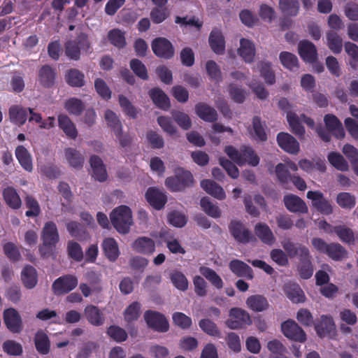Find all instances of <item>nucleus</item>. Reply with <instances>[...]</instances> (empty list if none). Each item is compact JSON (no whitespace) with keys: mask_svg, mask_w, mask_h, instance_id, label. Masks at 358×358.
I'll use <instances>...</instances> for the list:
<instances>
[{"mask_svg":"<svg viewBox=\"0 0 358 358\" xmlns=\"http://www.w3.org/2000/svg\"><path fill=\"white\" fill-rule=\"evenodd\" d=\"M58 124L68 138L71 139L77 138L78 131L76 125L66 115L62 114L58 116Z\"/></svg>","mask_w":358,"mask_h":358,"instance_id":"36","label":"nucleus"},{"mask_svg":"<svg viewBox=\"0 0 358 358\" xmlns=\"http://www.w3.org/2000/svg\"><path fill=\"white\" fill-rule=\"evenodd\" d=\"M90 48V43L86 34L80 32L73 40H69L65 43V53L68 57L78 60L80 51H87Z\"/></svg>","mask_w":358,"mask_h":358,"instance_id":"6","label":"nucleus"},{"mask_svg":"<svg viewBox=\"0 0 358 358\" xmlns=\"http://www.w3.org/2000/svg\"><path fill=\"white\" fill-rule=\"evenodd\" d=\"M56 73L54 69L49 65L43 66L38 72L40 84L45 87H50L55 84Z\"/></svg>","mask_w":358,"mask_h":358,"instance_id":"38","label":"nucleus"},{"mask_svg":"<svg viewBox=\"0 0 358 358\" xmlns=\"http://www.w3.org/2000/svg\"><path fill=\"white\" fill-rule=\"evenodd\" d=\"M41 238L45 244L56 245L59 240L57 225L52 221L47 222L43 229Z\"/></svg>","mask_w":358,"mask_h":358,"instance_id":"26","label":"nucleus"},{"mask_svg":"<svg viewBox=\"0 0 358 358\" xmlns=\"http://www.w3.org/2000/svg\"><path fill=\"white\" fill-rule=\"evenodd\" d=\"M83 314L88 323L94 327H100L105 323L104 313L96 306L92 304L86 306Z\"/></svg>","mask_w":358,"mask_h":358,"instance_id":"19","label":"nucleus"},{"mask_svg":"<svg viewBox=\"0 0 358 358\" xmlns=\"http://www.w3.org/2000/svg\"><path fill=\"white\" fill-rule=\"evenodd\" d=\"M307 198L312 201L313 206L320 213L329 215L333 213L332 206L322 192L320 191H308Z\"/></svg>","mask_w":358,"mask_h":358,"instance_id":"13","label":"nucleus"},{"mask_svg":"<svg viewBox=\"0 0 358 358\" xmlns=\"http://www.w3.org/2000/svg\"><path fill=\"white\" fill-rule=\"evenodd\" d=\"M110 219L113 227L122 234L129 233L133 223L132 213L129 207L120 206L112 210Z\"/></svg>","mask_w":358,"mask_h":358,"instance_id":"4","label":"nucleus"},{"mask_svg":"<svg viewBox=\"0 0 358 358\" xmlns=\"http://www.w3.org/2000/svg\"><path fill=\"white\" fill-rule=\"evenodd\" d=\"M144 319L148 326L158 332H166L169 329V324L165 316L154 310H148L144 313Z\"/></svg>","mask_w":358,"mask_h":358,"instance_id":"8","label":"nucleus"},{"mask_svg":"<svg viewBox=\"0 0 358 358\" xmlns=\"http://www.w3.org/2000/svg\"><path fill=\"white\" fill-rule=\"evenodd\" d=\"M67 253L70 258L76 262H80L83 259V252L82 248L77 242L73 241L68 242Z\"/></svg>","mask_w":358,"mask_h":358,"instance_id":"63","label":"nucleus"},{"mask_svg":"<svg viewBox=\"0 0 358 358\" xmlns=\"http://www.w3.org/2000/svg\"><path fill=\"white\" fill-rule=\"evenodd\" d=\"M200 205L203 210L210 217L213 218L220 217L221 210L220 208L213 204L208 197H203L200 201Z\"/></svg>","mask_w":358,"mask_h":358,"instance_id":"57","label":"nucleus"},{"mask_svg":"<svg viewBox=\"0 0 358 358\" xmlns=\"http://www.w3.org/2000/svg\"><path fill=\"white\" fill-rule=\"evenodd\" d=\"M199 326L206 334L209 336L221 337V331L217 324L209 319H202L199 322Z\"/></svg>","mask_w":358,"mask_h":358,"instance_id":"58","label":"nucleus"},{"mask_svg":"<svg viewBox=\"0 0 358 358\" xmlns=\"http://www.w3.org/2000/svg\"><path fill=\"white\" fill-rule=\"evenodd\" d=\"M283 202L285 208L291 213L304 214L308 211L306 202L297 195L286 194L283 197Z\"/></svg>","mask_w":358,"mask_h":358,"instance_id":"16","label":"nucleus"},{"mask_svg":"<svg viewBox=\"0 0 358 358\" xmlns=\"http://www.w3.org/2000/svg\"><path fill=\"white\" fill-rule=\"evenodd\" d=\"M315 329L320 337H325L334 332L336 326L331 316L322 315L320 320L315 324Z\"/></svg>","mask_w":358,"mask_h":358,"instance_id":"25","label":"nucleus"},{"mask_svg":"<svg viewBox=\"0 0 358 358\" xmlns=\"http://www.w3.org/2000/svg\"><path fill=\"white\" fill-rule=\"evenodd\" d=\"M284 292L287 297L293 303H303L306 300V296L303 291L296 283H286L284 286Z\"/></svg>","mask_w":358,"mask_h":358,"instance_id":"27","label":"nucleus"},{"mask_svg":"<svg viewBox=\"0 0 358 358\" xmlns=\"http://www.w3.org/2000/svg\"><path fill=\"white\" fill-rule=\"evenodd\" d=\"M336 202L343 208L352 209L355 206V197L348 192H341L336 196Z\"/></svg>","mask_w":358,"mask_h":358,"instance_id":"62","label":"nucleus"},{"mask_svg":"<svg viewBox=\"0 0 358 358\" xmlns=\"http://www.w3.org/2000/svg\"><path fill=\"white\" fill-rule=\"evenodd\" d=\"M230 271L237 277L245 278L247 280H252L254 278L253 271L250 266L244 262L234 259L229 263Z\"/></svg>","mask_w":358,"mask_h":358,"instance_id":"20","label":"nucleus"},{"mask_svg":"<svg viewBox=\"0 0 358 358\" xmlns=\"http://www.w3.org/2000/svg\"><path fill=\"white\" fill-rule=\"evenodd\" d=\"M78 278L73 275H64L57 278L52 283V289L55 294H67L78 285Z\"/></svg>","mask_w":358,"mask_h":358,"instance_id":"9","label":"nucleus"},{"mask_svg":"<svg viewBox=\"0 0 358 358\" xmlns=\"http://www.w3.org/2000/svg\"><path fill=\"white\" fill-rule=\"evenodd\" d=\"M255 233L259 240L266 245H271L275 241L271 229L266 223H257L255 226Z\"/></svg>","mask_w":358,"mask_h":358,"instance_id":"32","label":"nucleus"},{"mask_svg":"<svg viewBox=\"0 0 358 358\" xmlns=\"http://www.w3.org/2000/svg\"><path fill=\"white\" fill-rule=\"evenodd\" d=\"M311 243L318 252L335 262H341L348 257L347 250L338 243H328L321 238H313Z\"/></svg>","mask_w":358,"mask_h":358,"instance_id":"3","label":"nucleus"},{"mask_svg":"<svg viewBox=\"0 0 358 358\" xmlns=\"http://www.w3.org/2000/svg\"><path fill=\"white\" fill-rule=\"evenodd\" d=\"M108 39L112 45L119 49L123 48L127 44L124 32L119 29H113L109 31Z\"/></svg>","mask_w":358,"mask_h":358,"instance_id":"51","label":"nucleus"},{"mask_svg":"<svg viewBox=\"0 0 358 358\" xmlns=\"http://www.w3.org/2000/svg\"><path fill=\"white\" fill-rule=\"evenodd\" d=\"M329 162L336 169L345 171L348 170L349 166L343 155L337 152H331L327 156Z\"/></svg>","mask_w":358,"mask_h":358,"instance_id":"53","label":"nucleus"},{"mask_svg":"<svg viewBox=\"0 0 358 358\" xmlns=\"http://www.w3.org/2000/svg\"><path fill=\"white\" fill-rule=\"evenodd\" d=\"M90 164L92 169V177L99 182L106 181L108 173L102 159L97 155H92L90 159Z\"/></svg>","mask_w":358,"mask_h":358,"instance_id":"22","label":"nucleus"},{"mask_svg":"<svg viewBox=\"0 0 358 358\" xmlns=\"http://www.w3.org/2000/svg\"><path fill=\"white\" fill-rule=\"evenodd\" d=\"M248 307L255 312H262L268 307V302L262 295L255 294L250 296L246 300Z\"/></svg>","mask_w":358,"mask_h":358,"instance_id":"41","label":"nucleus"},{"mask_svg":"<svg viewBox=\"0 0 358 358\" xmlns=\"http://www.w3.org/2000/svg\"><path fill=\"white\" fill-rule=\"evenodd\" d=\"M28 108L20 105H13L9 108V119L12 123L19 127L25 124L28 117Z\"/></svg>","mask_w":358,"mask_h":358,"instance_id":"23","label":"nucleus"},{"mask_svg":"<svg viewBox=\"0 0 358 358\" xmlns=\"http://www.w3.org/2000/svg\"><path fill=\"white\" fill-rule=\"evenodd\" d=\"M141 304L134 301L131 303L124 311V320L127 322L137 320L140 317Z\"/></svg>","mask_w":358,"mask_h":358,"instance_id":"61","label":"nucleus"},{"mask_svg":"<svg viewBox=\"0 0 358 358\" xmlns=\"http://www.w3.org/2000/svg\"><path fill=\"white\" fill-rule=\"evenodd\" d=\"M149 95L156 106L164 110H168L171 107L168 96L158 87L152 88L149 91Z\"/></svg>","mask_w":358,"mask_h":358,"instance_id":"29","label":"nucleus"},{"mask_svg":"<svg viewBox=\"0 0 358 358\" xmlns=\"http://www.w3.org/2000/svg\"><path fill=\"white\" fill-rule=\"evenodd\" d=\"M201 186L208 194L219 200H223L226 197L223 188L213 180H203L201 182Z\"/></svg>","mask_w":358,"mask_h":358,"instance_id":"39","label":"nucleus"},{"mask_svg":"<svg viewBox=\"0 0 358 358\" xmlns=\"http://www.w3.org/2000/svg\"><path fill=\"white\" fill-rule=\"evenodd\" d=\"M299 55L308 63L314 64L317 60V51L315 45L308 40H302L298 45Z\"/></svg>","mask_w":358,"mask_h":358,"instance_id":"17","label":"nucleus"},{"mask_svg":"<svg viewBox=\"0 0 358 358\" xmlns=\"http://www.w3.org/2000/svg\"><path fill=\"white\" fill-rule=\"evenodd\" d=\"M195 113L201 120L214 122L217 120V113L215 108L206 103L199 102L195 106Z\"/></svg>","mask_w":358,"mask_h":358,"instance_id":"28","label":"nucleus"},{"mask_svg":"<svg viewBox=\"0 0 358 358\" xmlns=\"http://www.w3.org/2000/svg\"><path fill=\"white\" fill-rule=\"evenodd\" d=\"M238 53L246 63L252 62L255 55V47L254 43L248 39L241 38L240 41V48L238 49Z\"/></svg>","mask_w":358,"mask_h":358,"instance_id":"30","label":"nucleus"},{"mask_svg":"<svg viewBox=\"0 0 358 358\" xmlns=\"http://www.w3.org/2000/svg\"><path fill=\"white\" fill-rule=\"evenodd\" d=\"M170 279L173 285L179 290L185 291L188 288V280L180 271H174L170 274Z\"/></svg>","mask_w":358,"mask_h":358,"instance_id":"60","label":"nucleus"},{"mask_svg":"<svg viewBox=\"0 0 358 358\" xmlns=\"http://www.w3.org/2000/svg\"><path fill=\"white\" fill-rule=\"evenodd\" d=\"M107 334L116 342L121 343L127 340L128 336L126 331L116 325H111L107 329Z\"/></svg>","mask_w":358,"mask_h":358,"instance_id":"64","label":"nucleus"},{"mask_svg":"<svg viewBox=\"0 0 358 358\" xmlns=\"http://www.w3.org/2000/svg\"><path fill=\"white\" fill-rule=\"evenodd\" d=\"M201 274L205 277L217 289H221L223 287V281L220 275L212 268L206 266L200 267Z\"/></svg>","mask_w":358,"mask_h":358,"instance_id":"45","label":"nucleus"},{"mask_svg":"<svg viewBox=\"0 0 358 358\" xmlns=\"http://www.w3.org/2000/svg\"><path fill=\"white\" fill-rule=\"evenodd\" d=\"M194 178L189 171L178 168L176 170L175 176L168 177L165 185L171 192H180L193 185Z\"/></svg>","mask_w":358,"mask_h":358,"instance_id":"5","label":"nucleus"},{"mask_svg":"<svg viewBox=\"0 0 358 358\" xmlns=\"http://www.w3.org/2000/svg\"><path fill=\"white\" fill-rule=\"evenodd\" d=\"M229 230L238 243H248L252 239L253 236L251 231L240 220H231L229 225Z\"/></svg>","mask_w":358,"mask_h":358,"instance_id":"11","label":"nucleus"},{"mask_svg":"<svg viewBox=\"0 0 358 358\" xmlns=\"http://www.w3.org/2000/svg\"><path fill=\"white\" fill-rule=\"evenodd\" d=\"M279 59L282 65L290 71H294L295 69H298L299 67L297 57L289 52H281L279 55Z\"/></svg>","mask_w":358,"mask_h":358,"instance_id":"52","label":"nucleus"},{"mask_svg":"<svg viewBox=\"0 0 358 358\" xmlns=\"http://www.w3.org/2000/svg\"><path fill=\"white\" fill-rule=\"evenodd\" d=\"M64 108L69 114L78 116L84 110L85 104L82 100L73 97L66 101Z\"/></svg>","mask_w":358,"mask_h":358,"instance_id":"49","label":"nucleus"},{"mask_svg":"<svg viewBox=\"0 0 358 358\" xmlns=\"http://www.w3.org/2000/svg\"><path fill=\"white\" fill-rule=\"evenodd\" d=\"M151 46L154 54L159 58L169 59L174 55L173 46L166 38H156L152 41Z\"/></svg>","mask_w":358,"mask_h":358,"instance_id":"10","label":"nucleus"},{"mask_svg":"<svg viewBox=\"0 0 358 358\" xmlns=\"http://www.w3.org/2000/svg\"><path fill=\"white\" fill-rule=\"evenodd\" d=\"M65 156L71 166L75 169H81L84 163L83 155L74 148L65 149Z\"/></svg>","mask_w":358,"mask_h":358,"instance_id":"43","label":"nucleus"},{"mask_svg":"<svg viewBox=\"0 0 358 358\" xmlns=\"http://www.w3.org/2000/svg\"><path fill=\"white\" fill-rule=\"evenodd\" d=\"M132 248L136 252L150 255L155 250V242L148 237L143 236L137 238L132 244Z\"/></svg>","mask_w":358,"mask_h":358,"instance_id":"33","label":"nucleus"},{"mask_svg":"<svg viewBox=\"0 0 358 358\" xmlns=\"http://www.w3.org/2000/svg\"><path fill=\"white\" fill-rule=\"evenodd\" d=\"M335 234L341 242L348 245L355 244V233L352 229L347 226L344 224L336 226Z\"/></svg>","mask_w":358,"mask_h":358,"instance_id":"42","label":"nucleus"},{"mask_svg":"<svg viewBox=\"0 0 358 358\" xmlns=\"http://www.w3.org/2000/svg\"><path fill=\"white\" fill-rule=\"evenodd\" d=\"M276 140L279 147L285 152L296 155L300 150V145L297 140L291 134L286 132H280L277 134Z\"/></svg>","mask_w":358,"mask_h":358,"instance_id":"15","label":"nucleus"},{"mask_svg":"<svg viewBox=\"0 0 358 358\" xmlns=\"http://www.w3.org/2000/svg\"><path fill=\"white\" fill-rule=\"evenodd\" d=\"M324 122L327 130L336 138L342 139L345 137V131L343 124L336 116L327 114L324 117Z\"/></svg>","mask_w":358,"mask_h":358,"instance_id":"21","label":"nucleus"},{"mask_svg":"<svg viewBox=\"0 0 358 358\" xmlns=\"http://www.w3.org/2000/svg\"><path fill=\"white\" fill-rule=\"evenodd\" d=\"M15 154L21 166L27 171H32V159L27 149L23 145H18L15 148Z\"/></svg>","mask_w":358,"mask_h":358,"instance_id":"37","label":"nucleus"},{"mask_svg":"<svg viewBox=\"0 0 358 358\" xmlns=\"http://www.w3.org/2000/svg\"><path fill=\"white\" fill-rule=\"evenodd\" d=\"M252 130L253 132H251V134L255 140L259 141H266L267 140L264 126L261 121V118L258 116H255L252 118Z\"/></svg>","mask_w":358,"mask_h":358,"instance_id":"55","label":"nucleus"},{"mask_svg":"<svg viewBox=\"0 0 358 358\" xmlns=\"http://www.w3.org/2000/svg\"><path fill=\"white\" fill-rule=\"evenodd\" d=\"M34 342L36 351L41 355H48L50 351V341L43 330H38L34 338Z\"/></svg>","mask_w":358,"mask_h":358,"instance_id":"31","label":"nucleus"},{"mask_svg":"<svg viewBox=\"0 0 358 358\" xmlns=\"http://www.w3.org/2000/svg\"><path fill=\"white\" fill-rule=\"evenodd\" d=\"M287 122L292 129V131L296 136L302 137L305 134V129L300 122L299 117L292 112H288L287 114Z\"/></svg>","mask_w":358,"mask_h":358,"instance_id":"56","label":"nucleus"},{"mask_svg":"<svg viewBox=\"0 0 358 358\" xmlns=\"http://www.w3.org/2000/svg\"><path fill=\"white\" fill-rule=\"evenodd\" d=\"M2 348L3 352L10 356H20L23 353L22 345L14 340L4 341Z\"/></svg>","mask_w":358,"mask_h":358,"instance_id":"59","label":"nucleus"},{"mask_svg":"<svg viewBox=\"0 0 358 358\" xmlns=\"http://www.w3.org/2000/svg\"><path fill=\"white\" fill-rule=\"evenodd\" d=\"M66 229L69 234L78 240L85 239L88 233L83 225L76 221H71L66 224Z\"/></svg>","mask_w":358,"mask_h":358,"instance_id":"46","label":"nucleus"},{"mask_svg":"<svg viewBox=\"0 0 358 358\" xmlns=\"http://www.w3.org/2000/svg\"><path fill=\"white\" fill-rule=\"evenodd\" d=\"M103 252L106 258L110 262H115L118 258L120 252L117 241L113 238H106L101 244Z\"/></svg>","mask_w":358,"mask_h":358,"instance_id":"34","label":"nucleus"},{"mask_svg":"<svg viewBox=\"0 0 358 358\" xmlns=\"http://www.w3.org/2000/svg\"><path fill=\"white\" fill-rule=\"evenodd\" d=\"M3 322L7 329L13 334L20 333L22 330L23 325L21 316L13 308L4 310Z\"/></svg>","mask_w":358,"mask_h":358,"instance_id":"14","label":"nucleus"},{"mask_svg":"<svg viewBox=\"0 0 358 358\" xmlns=\"http://www.w3.org/2000/svg\"><path fill=\"white\" fill-rule=\"evenodd\" d=\"M327 45L334 53L339 54L343 48V40L335 31H329L327 34Z\"/></svg>","mask_w":358,"mask_h":358,"instance_id":"50","label":"nucleus"},{"mask_svg":"<svg viewBox=\"0 0 358 358\" xmlns=\"http://www.w3.org/2000/svg\"><path fill=\"white\" fill-rule=\"evenodd\" d=\"M281 329L287 338L303 343L306 340V334L298 324L292 320H288L281 324Z\"/></svg>","mask_w":358,"mask_h":358,"instance_id":"12","label":"nucleus"},{"mask_svg":"<svg viewBox=\"0 0 358 358\" xmlns=\"http://www.w3.org/2000/svg\"><path fill=\"white\" fill-rule=\"evenodd\" d=\"M145 199L153 208L158 210L162 209L167 202L166 194L155 187H149L147 189Z\"/></svg>","mask_w":358,"mask_h":358,"instance_id":"18","label":"nucleus"},{"mask_svg":"<svg viewBox=\"0 0 358 358\" xmlns=\"http://www.w3.org/2000/svg\"><path fill=\"white\" fill-rule=\"evenodd\" d=\"M260 76L264 78L268 85H273L275 83V73L271 68V63L269 62L261 61L258 64Z\"/></svg>","mask_w":358,"mask_h":358,"instance_id":"44","label":"nucleus"},{"mask_svg":"<svg viewBox=\"0 0 358 358\" xmlns=\"http://www.w3.org/2000/svg\"><path fill=\"white\" fill-rule=\"evenodd\" d=\"M209 45L217 55H223L225 51V40L220 30L213 29L209 36Z\"/></svg>","mask_w":358,"mask_h":358,"instance_id":"24","label":"nucleus"},{"mask_svg":"<svg viewBox=\"0 0 358 358\" xmlns=\"http://www.w3.org/2000/svg\"><path fill=\"white\" fill-rule=\"evenodd\" d=\"M279 8L285 15L296 16L299 10V3L298 0H280Z\"/></svg>","mask_w":358,"mask_h":358,"instance_id":"47","label":"nucleus"},{"mask_svg":"<svg viewBox=\"0 0 358 358\" xmlns=\"http://www.w3.org/2000/svg\"><path fill=\"white\" fill-rule=\"evenodd\" d=\"M275 174L278 180L285 188L289 184L292 178V176L288 170L287 166L283 163H279L275 166Z\"/></svg>","mask_w":358,"mask_h":358,"instance_id":"54","label":"nucleus"},{"mask_svg":"<svg viewBox=\"0 0 358 358\" xmlns=\"http://www.w3.org/2000/svg\"><path fill=\"white\" fill-rule=\"evenodd\" d=\"M2 196L6 205L10 208L17 210L21 207V199L14 187H7L5 188L3 190Z\"/></svg>","mask_w":358,"mask_h":358,"instance_id":"35","label":"nucleus"},{"mask_svg":"<svg viewBox=\"0 0 358 358\" xmlns=\"http://www.w3.org/2000/svg\"><path fill=\"white\" fill-rule=\"evenodd\" d=\"M224 152L234 163L241 166L245 164L257 166L259 164L260 158L251 146L243 145L237 150L232 145H227L224 148Z\"/></svg>","mask_w":358,"mask_h":358,"instance_id":"2","label":"nucleus"},{"mask_svg":"<svg viewBox=\"0 0 358 358\" xmlns=\"http://www.w3.org/2000/svg\"><path fill=\"white\" fill-rule=\"evenodd\" d=\"M281 244L290 258L299 257V264L297 271L300 277L305 280L310 278L313 274L314 268L308 248L301 243H294L289 238L282 241Z\"/></svg>","mask_w":358,"mask_h":358,"instance_id":"1","label":"nucleus"},{"mask_svg":"<svg viewBox=\"0 0 358 358\" xmlns=\"http://www.w3.org/2000/svg\"><path fill=\"white\" fill-rule=\"evenodd\" d=\"M84 78V74L79 70L71 69L66 75V81L70 86L80 87L85 84Z\"/></svg>","mask_w":358,"mask_h":358,"instance_id":"48","label":"nucleus"},{"mask_svg":"<svg viewBox=\"0 0 358 358\" xmlns=\"http://www.w3.org/2000/svg\"><path fill=\"white\" fill-rule=\"evenodd\" d=\"M21 280L24 286L27 289L34 288L37 284V272L34 267L26 266L21 273Z\"/></svg>","mask_w":358,"mask_h":358,"instance_id":"40","label":"nucleus"},{"mask_svg":"<svg viewBox=\"0 0 358 358\" xmlns=\"http://www.w3.org/2000/svg\"><path fill=\"white\" fill-rule=\"evenodd\" d=\"M229 319L226 321V325L231 329H238L252 324L250 314L241 308H231L229 313Z\"/></svg>","mask_w":358,"mask_h":358,"instance_id":"7","label":"nucleus"}]
</instances>
